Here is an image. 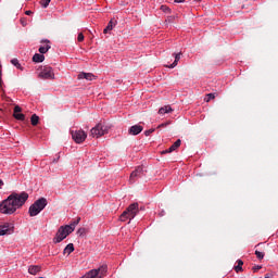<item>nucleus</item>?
<instances>
[{"instance_id":"obj_1","label":"nucleus","mask_w":278,"mask_h":278,"mask_svg":"<svg viewBox=\"0 0 278 278\" xmlns=\"http://www.w3.org/2000/svg\"><path fill=\"white\" fill-rule=\"evenodd\" d=\"M27 199H29V193L25 191L21 193H11L5 200H3L0 203L1 214H14V212H16L20 207H23V205H25Z\"/></svg>"},{"instance_id":"obj_2","label":"nucleus","mask_w":278,"mask_h":278,"mask_svg":"<svg viewBox=\"0 0 278 278\" xmlns=\"http://www.w3.org/2000/svg\"><path fill=\"white\" fill-rule=\"evenodd\" d=\"M140 212V210L138 208V203L135 202L132 204H130L119 216V220H122V223H125V220H134V218H136V216L138 215V213Z\"/></svg>"},{"instance_id":"obj_3","label":"nucleus","mask_w":278,"mask_h":278,"mask_svg":"<svg viewBox=\"0 0 278 278\" xmlns=\"http://www.w3.org/2000/svg\"><path fill=\"white\" fill-rule=\"evenodd\" d=\"M46 207L47 200L45 198H40L29 206L28 214L29 216H38Z\"/></svg>"},{"instance_id":"obj_4","label":"nucleus","mask_w":278,"mask_h":278,"mask_svg":"<svg viewBox=\"0 0 278 278\" xmlns=\"http://www.w3.org/2000/svg\"><path fill=\"white\" fill-rule=\"evenodd\" d=\"M108 275V265H101L97 269H91L80 278H103Z\"/></svg>"},{"instance_id":"obj_5","label":"nucleus","mask_w":278,"mask_h":278,"mask_svg":"<svg viewBox=\"0 0 278 278\" xmlns=\"http://www.w3.org/2000/svg\"><path fill=\"white\" fill-rule=\"evenodd\" d=\"M108 131H110V127L100 123L90 130V136L91 138H101V136H105Z\"/></svg>"},{"instance_id":"obj_6","label":"nucleus","mask_w":278,"mask_h":278,"mask_svg":"<svg viewBox=\"0 0 278 278\" xmlns=\"http://www.w3.org/2000/svg\"><path fill=\"white\" fill-rule=\"evenodd\" d=\"M144 168L142 166L136 167V169L130 174L129 184H136V181L144 177Z\"/></svg>"},{"instance_id":"obj_7","label":"nucleus","mask_w":278,"mask_h":278,"mask_svg":"<svg viewBox=\"0 0 278 278\" xmlns=\"http://www.w3.org/2000/svg\"><path fill=\"white\" fill-rule=\"evenodd\" d=\"M54 77L55 74L53 73V68L51 66H43L39 73V79H53Z\"/></svg>"},{"instance_id":"obj_8","label":"nucleus","mask_w":278,"mask_h":278,"mask_svg":"<svg viewBox=\"0 0 278 278\" xmlns=\"http://www.w3.org/2000/svg\"><path fill=\"white\" fill-rule=\"evenodd\" d=\"M72 138L77 144H81L88 138V135L84 130H72Z\"/></svg>"},{"instance_id":"obj_9","label":"nucleus","mask_w":278,"mask_h":278,"mask_svg":"<svg viewBox=\"0 0 278 278\" xmlns=\"http://www.w3.org/2000/svg\"><path fill=\"white\" fill-rule=\"evenodd\" d=\"M67 237L68 235L64 231V226H61L56 232V237L54 238V243L58 244Z\"/></svg>"},{"instance_id":"obj_10","label":"nucleus","mask_w":278,"mask_h":278,"mask_svg":"<svg viewBox=\"0 0 278 278\" xmlns=\"http://www.w3.org/2000/svg\"><path fill=\"white\" fill-rule=\"evenodd\" d=\"M21 112H23V109H21L18 105H15L13 116L16 118V121H25V114H22Z\"/></svg>"},{"instance_id":"obj_11","label":"nucleus","mask_w":278,"mask_h":278,"mask_svg":"<svg viewBox=\"0 0 278 278\" xmlns=\"http://www.w3.org/2000/svg\"><path fill=\"white\" fill-rule=\"evenodd\" d=\"M143 129H144V127H142L140 125H134L128 129V134H129V136H138V134H142Z\"/></svg>"},{"instance_id":"obj_12","label":"nucleus","mask_w":278,"mask_h":278,"mask_svg":"<svg viewBox=\"0 0 278 278\" xmlns=\"http://www.w3.org/2000/svg\"><path fill=\"white\" fill-rule=\"evenodd\" d=\"M42 42H46V46L39 47V53L41 55H45V53H47L49 49H51V41L49 39H46V40H41V43Z\"/></svg>"},{"instance_id":"obj_13","label":"nucleus","mask_w":278,"mask_h":278,"mask_svg":"<svg viewBox=\"0 0 278 278\" xmlns=\"http://www.w3.org/2000/svg\"><path fill=\"white\" fill-rule=\"evenodd\" d=\"M42 271V266L40 265H30L28 267L29 275H38V273Z\"/></svg>"},{"instance_id":"obj_14","label":"nucleus","mask_w":278,"mask_h":278,"mask_svg":"<svg viewBox=\"0 0 278 278\" xmlns=\"http://www.w3.org/2000/svg\"><path fill=\"white\" fill-rule=\"evenodd\" d=\"M78 79H86L87 81H92L94 79V76L92 73H80L78 74Z\"/></svg>"},{"instance_id":"obj_15","label":"nucleus","mask_w":278,"mask_h":278,"mask_svg":"<svg viewBox=\"0 0 278 278\" xmlns=\"http://www.w3.org/2000/svg\"><path fill=\"white\" fill-rule=\"evenodd\" d=\"M75 251V245L73 243H68L63 250V255H71Z\"/></svg>"},{"instance_id":"obj_16","label":"nucleus","mask_w":278,"mask_h":278,"mask_svg":"<svg viewBox=\"0 0 278 278\" xmlns=\"http://www.w3.org/2000/svg\"><path fill=\"white\" fill-rule=\"evenodd\" d=\"M33 62H35L37 64L40 63V62H45L43 54L35 53L34 56H33Z\"/></svg>"},{"instance_id":"obj_17","label":"nucleus","mask_w":278,"mask_h":278,"mask_svg":"<svg viewBox=\"0 0 278 278\" xmlns=\"http://www.w3.org/2000/svg\"><path fill=\"white\" fill-rule=\"evenodd\" d=\"M174 55H175V60L173 64L169 65V68H175V66H177V64H179V61L181 60V52L176 53Z\"/></svg>"},{"instance_id":"obj_18","label":"nucleus","mask_w":278,"mask_h":278,"mask_svg":"<svg viewBox=\"0 0 278 278\" xmlns=\"http://www.w3.org/2000/svg\"><path fill=\"white\" fill-rule=\"evenodd\" d=\"M169 112H173L170 105L163 106L159 110V114H169Z\"/></svg>"},{"instance_id":"obj_19","label":"nucleus","mask_w":278,"mask_h":278,"mask_svg":"<svg viewBox=\"0 0 278 278\" xmlns=\"http://www.w3.org/2000/svg\"><path fill=\"white\" fill-rule=\"evenodd\" d=\"M10 232V226L3 225L0 226V236H5Z\"/></svg>"},{"instance_id":"obj_20","label":"nucleus","mask_w":278,"mask_h":278,"mask_svg":"<svg viewBox=\"0 0 278 278\" xmlns=\"http://www.w3.org/2000/svg\"><path fill=\"white\" fill-rule=\"evenodd\" d=\"M40 122V117L36 114H33L30 117V123L34 127H36V125H38V123Z\"/></svg>"},{"instance_id":"obj_21","label":"nucleus","mask_w":278,"mask_h":278,"mask_svg":"<svg viewBox=\"0 0 278 278\" xmlns=\"http://www.w3.org/2000/svg\"><path fill=\"white\" fill-rule=\"evenodd\" d=\"M181 147V139H178L174 144L170 146L169 151H177Z\"/></svg>"},{"instance_id":"obj_22","label":"nucleus","mask_w":278,"mask_h":278,"mask_svg":"<svg viewBox=\"0 0 278 278\" xmlns=\"http://www.w3.org/2000/svg\"><path fill=\"white\" fill-rule=\"evenodd\" d=\"M63 230L67 236H71V233L75 231V228L72 227L71 225H66L65 227H63Z\"/></svg>"},{"instance_id":"obj_23","label":"nucleus","mask_w":278,"mask_h":278,"mask_svg":"<svg viewBox=\"0 0 278 278\" xmlns=\"http://www.w3.org/2000/svg\"><path fill=\"white\" fill-rule=\"evenodd\" d=\"M11 64H13V66L20 68V71H23V66H21V63L18 62V59L11 60Z\"/></svg>"},{"instance_id":"obj_24","label":"nucleus","mask_w":278,"mask_h":278,"mask_svg":"<svg viewBox=\"0 0 278 278\" xmlns=\"http://www.w3.org/2000/svg\"><path fill=\"white\" fill-rule=\"evenodd\" d=\"M114 27H116V23H114V20H111L106 26V29H109L110 31H112V29H114Z\"/></svg>"},{"instance_id":"obj_25","label":"nucleus","mask_w":278,"mask_h":278,"mask_svg":"<svg viewBox=\"0 0 278 278\" xmlns=\"http://www.w3.org/2000/svg\"><path fill=\"white\" fill-rule=\"evenodd\" d=\"M213 99H216V96L214 93H207L205 101L206 103H210V101H212Z\"/></svg>"},{"instance_id":"obj_26","label":"nucleus","mask_w":278,"mask_h":278,"mask_svg":"<svg viewBox=\"0 0 278 278\" xmlns=\"http://www.w3.org/2000/svg\"><path fill=\"white\" fill-rule=\"evenodd\" d=\"M255 255L257 257V260H262L266 254L264 252H261V251H255Z\"/></svg>"},{"instance_id":"obj_27","label":"nucleus","mask_w":278,"mask_h":278,"mask_svg":"<svg viewBox=\"0 0 278 278\" xmlns=\"http://www.w3.org/2000/svg\"><path fill=\"white\" fill-rule=\"evenodd\" d=\"M42 8H49V4L51 3V0H41L40 1Z\"/></svg>"},{"instance_id":"obj_28","label":"nucleus","mask_w":278,"mask_h":278,"mask_svg":"<svg viewBox=\"0 0 278 278\" xmlns=\"http://www.w3.org/2000/svg\"><path fill=\"white\" fill-rule=\"evenodd\" d=\"M161 10L162 12H165V13L170 12V8H168L167 5H161Z\"/></svg>"},{"instance_id":"obj_29","label":"nucleus","mask_w":278,"mask_h":278,"mask_svg":"<svg viewBox=\"0 0 278 278\" xmlns=\"http://www.w3.org/2000/svg\"><path fill=\"white\" fill-rule=\"evenodd\" d=\"M253 273H257V270H262V265H255L252 267Z\"/></svg>"},{"instance_id":"obj_30","label":"nucleus","mask_w":278,"mask_h":278,"mask_svg":"<svg viewBox=\"0 0 278 278\" xmlns=\"http://www.w3.org/2000/svg\"><path fill=\"white\" fill-rule=\"evenodd\" d=\"M77 233H78V236H84V233H86V228H79L77 230Z\"/></svg>"},{"instance_id":"obj_31","label":"nucleus","mask_w":278,"mask_h":278,"mask_svg":"<svg viewBox=\"0 0 278 278\" xmlns=\"http://www.w3.org/2000/svg\"><path fill=\"white\" fill-rule=\"evenodd\" d=\"M77 40H78V42H84V34L83 33L78 34Z\"/></svg>"},{"instance_id":"obj_32","label":"nucleus","mask_w":278,"mask_h":278,"mask_svg":"<svg viewBox=\"0 0 278 278\" xmlns=\"http://www.w3.org/2000/svg\"><path fill=\"white\" fill-rule=\"evenodd\" d=\"M153 131H155L154 128H151V129H149V130H146V131H144V136H150L151 134H153Z\"/></svg>"},{"instance_id":"obj_33","label":"nucleus","mask_w":278,"mask_h":278,"mask_svg":"<svg viewBox=\"0 0 278 278\" xmlns=\"http://www.w3.org/2000/svg\"><path fill=\"white\" fill-rule=\"evenodd\" d=\"M235 270L236 273H242V266L241 265L235 266Z\"/></svg>"},{"instance_id":"obj_34","label":"nucleus","mask_w":278,"mask_h":278,"mask_svg":"<svg viewBox=\"0 0 278 278\" xmlns=\"http://www.w3.org/2000/svg\"><path fill=\"white\" fill-rule=\"evenodd\" d=\"M166 153H173V151H170V148L162 151V155H166Z\"/></svg>"},{"instance_id":"obj_35","label":"nucleus","mask_w":278,"mask_h":278,"mask_svg":"<svg viewBox=\"0 0 278 278\" xmlns=\"http://www.w3.org/2000/svg\"><path fill=\"white\" fill-rule=\"evenodd\" d=\"M74 229H75V227H77V222H76V219L74 220V222H72L71 224H70Z\"/></svg>"},{"instance_id":"obj_36","label":"nucleus","mask_w":278,"mask_h":278,"mask_svg":"<svg viewBox=\"0 0 278 278\" xmlns=\"http://www.w3.org/2000/svg\"><path fill=\"white\" fill-rule=\"evenodd\" d=\"M237 264H238V266H241V267L244 266V262H242V260H238Z\"/></svg>"},{"instance_id":"obj_37","label":"nucleus","mask_w":278,"mask_h":278,"mask_svg":"<svg viewBox=\"0 0 278 278\" xmlns=\"http://www.w3.org/2000/svg\"><path fill=\"white\" fill-rule=\"evenodd\" d=\"M167 125H170V123H163V124L159 125V128L160 127H166Z\"/></svg>"},{"instance_id":"obj_38","label":"nucleus","mask_w":278,"mask_h":278,"mask_svg":"<svg viewBox=\"0 0 278 278\" xmlns=\"http://www.w3.org/2000/svg\"><path fill=\"white\" fill-rule=\"evenodd\" d=\"M25 14H26V16H31V14H34V12H31V11H26Z\"/></svg>"},{"instance_id":"obj_39","label":"nucleus","mask_w":278,"mask_h":278,"mask_svg":"<svg viewBox=\"0 0 278 278\" xmlns=\"http://www.w3.org/2000/svg\"><path fill=\"white\" fill-rule=\"evenodd\" d=\"M175 3H184L186 0H174Z\"/></svg>"},{"instance_id":"obj_40","label":"nucleus","mask_w":278,"mask_h":278,"mask_svg":"<svg viewBox=\"0 0 278 278\" xmlns=\"http://www.w3.org/2000/svg\"><path fill=\"white\" fill-rule=\"evenodd\" d=\"M273 277V274H266L265 275V278H271Z\"/></svg>"},{"instance_id":"obj_41","label":"nucleus","mask_w":278,"mask_h":278,"mask_svg":"<svg viewBox=\"0 0 278 278\" xmlns=\"http://www.w3.org/2000/svg\"><path fill=\"white\" fill-rule=\"evenodd\" d=\"M80 222H81V217H77L76 223L79 225Z\"/></svg>"},{"instance_id":"obj_42","label":"nucleus","mask_w":278,"mask_h":278,"mask_svg":"<svg viewBox=\"0 0 278 278\" xmlns=\"http://www.w3.org/2000/svg\"><path fill=\"white\" fill-rule=\"evenodd\" d=\"M108 31H110V29H108V27H105L103 30V34H108Z\"/></svg>"},{"instance_id":"obj_43","label":"nucleus","mask_w":278,"mask_h":278,"mask_svg":"<svg viewBox=\"0 0 278 278\" xmlns=\"http://www.w3.org/2000/svg\"><path fill=\"white\" fill-rule=\"evenodd\" d=\"M3 87V80L0 78V88Z\"/></svg>"},{"instance_id":"obj_44","label":"nucleus","mask_w":278,"mask_h":278,"mask_svg":"<svg viewBox=\"0 0 278 278\" xmlns=\"http://www.w3.org/2000/svg\"><path fill=\"white\" fill-rule=\"evenodd\" d=\"M1 186H3V180H0V188H1Z\"/></svg>"},{"instance_id":"obj_45","label":"nucleus","mask_w":278,"mask_h":278,"mask_svg":"<svg viewBox=\"0 0 278 278\" xmlns=\"http://www.w3.org/2000/svg\"><path fill=\"white\" fill-rule=\"evenodd\" d=\"M193 1H195L197 3H199V2H201L202 0H193Z\"/></svg>"}]
</instances>
